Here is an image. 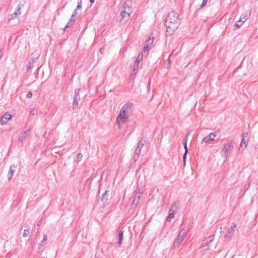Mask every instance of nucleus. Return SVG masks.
Masks as SVG:
<instances>
[{
    "instance_id": "4",
    "label": "nucleus",
    "mask_w": 258,
    "mask_h": 258,
    "mask_svg": "<svg viewBox=\"0 0 258 258\" xmlns=\"http://www.w3.org/2000/svg\"><path fill=\"white\" fill-rule=\"evenodd\" d=\"M215 235H210L207 239L204 240H206L205 245H203L201 247V249H204V250L206 251L209 249V245L213 241L214 239Z\"/></svg>"
},
{
    "instance_id": "31",
    "label": "nucleus",
    "mask_w": 258,
    "mask_h": 258,
    "mask_svg": "<svg viewBox=\"0 0 258 258\" xmlns=\"http://www.w3.org/2000/svg\"><path fill=\"white\" fill-rule=\"evenodd\" d=\"M208 0H203L202 3L200 6V9H202L207 4Z\"/></svg>"
},
{
    "instance_id": "27",
    "label": "nucleus",
    "mask_w": 258,
    "mask_h": 258,
    "mask_svg": "<svg viewBox=\"0 0 258 258\" xmlns=\"http://www.w3.org/2000/svg\"><path fill=\"white\" fill-rule=\"evenodd\" d=\"M83 155L81 153H78L77 155V162L78 163L82 159Z\"/></svg>"
},
{
    "instance_id": "46",
    "label": "nucleus",
    "mask_w": 258,
    "mask_h": 258,
    "mask_svg": "<svg viewBox=\"0 0 258 258\" xmlns=\"http://www.w3.org/2000/svg\"><path fill=\"white\" fill-rule=\"evenodd\" d=\"M175 212L174 211H173V210H172V209H170V210H169V213H172H172H173V214H174V213H175Z\"/></svg>"
},
{
    "instance_id": "42",
    "label": "nucleus",
    "mask_w": 258,
    "mask_h": 258,
    "mask_svg": "<svg viewBox=\"0 0 258 258\" xmlns=\"http://www.w3.org/2000/svg\"><path fill=\"white\" fill-rule=\"evenodd\" d=\"M247 136H248V133H244L242 134V138H246Z\"/></svg>"
},
{
    "instance_id": "40",
    "label": "nucleus",
    "mask_w": 258,
    "mask_h": 258,
    "mask_svg": "<svg viewBox=\"0 0 258 258\" xmlns=\"http://www.w3.org/2000/svg\"><path fill=\"white\" fill-rule=\"evenodd\" d=\"M148 50H149V45L147 44L144 47V51L145 52V51H147Z\"/></svg>"
},
{
    "instance_id": "32",
    "label": "nucleus",
    "mask_w": 258,
    "mask_h": 258,
    "mask_svg": "<svg viewBox=\"0 0 258 258\" xmlns=\"http://www.w3.org/2000/svg\"><path fill=\"white\" fill-rule=\"evenodd\" d=\"M143 194V191L141 188L138 189L137 191L135 192V194H138L139 196L141 197V195Z\"/></svg>"
},
{
    "instance_id": "30",
    "label": "nucleus",
    "mask_w": 258,
    "mask_h": 258,
    "mask_svg": "<svg viewBox=\"0 0 258 258\" xmlns=\"http://www.w3.org/2000/svg\"><path fill=\"white\" fill-rule=\"evenodd\" d=\"M141 149L140 148H138V147H137L136 149L135 150V153L134 154H138L139 155H140V153H141Z\"/></svg>"
},
{
    "instance_id": "10",
    "label": "nucleus",
    "mask_w": 258,
    "mask_h": 258,
    "mask_svg": "<svg viewBox=\"0 0 258 258\" xmlns=\"http://www.w3.org/2000/svg\"><path fill=\"white\" fill-rule=\"evenodd\" d=\"M140 196L138 195V194H135L133 200L132 201V203L131 204V207L132 208H134L136 207L137 206L138 202L140 199Z\"/></svg>"
},
{
    "instance_id": "9",
    "label": "nucleus",
    "mask_w": 258,
    "mask_h": 258,
    "mask_svg": "<svg viewBox=\"0 0 258 258\" xmlns=\"http://www.w3.org/2000/svg\"><path fill=\"white\" fill-rule=\"evenodd\" d=\"M12 115L9 114L8 113H6L4 115H3L0 119V122L1 124L4 125L6 124L8 121L11 119Z\"/></svg>"
},
{
    "instance_id": "45",
    "label": "nucleus",
    "mask_w": 258,
    "mask_h": 258,
    "mask_svg": "<svg viewBox=\"0 0 258 258\" xmlns=\"http://www.w3.org/2000/svg\"><path fill=\"white\" fill-rule=\"evenodd\" d=\"M188 137L187 136H186L184 137V139H183V141H187L188 140Z\"/></svg>"
},
{
    "instance_id": "19",
    "label": "nucleus",
    "mask_w": 258,
    "mask_h": 258,
    "mask_svg": "<svg viewBox=\"0 0 258 258\" xmlns=\"http://www.w3.org/2000/svg\"><path fill=\"white\" fill-rule=\"evenodd\" d=\"M210 141H212L211 138L208 135L203 139L201 144L209 143Z\"/></svg>"
},
{
    "instance_id": "11",
    "label": "nucleus",
    "mask_w": 258,
    "mask_h": 258,
    "mask_svg": "<svg viewBox=\"0 0 258 258\" xmlns=\"http://www.w3.org/2000/svg\"><path fill=\"white\" fill-rule=\"evenodd\" d=\"M143 58V54L140 53L138 56L137 57L136 59L135 62V64L134 65V71H136V69L138 68L139 64L141 61V60Z\"/></svg>"
},
{
    "instance_id": "8",
    "label": "nucleus",
    "mask_w": 258,
    "mask_h": 258,
    "mask_svg": "<svg viewBox=\"0 0 258 258\" xmlns=\"http://www.w3.org/2000/svg\"><path fill=\"white\" fill-rule=\"evenodd\" d=\"M80 89L75 90V96L73 101V106L74 108L77 107L78 105L79 101L80 99V96L79 95Z\"/></svg>"
},
{
    "instance_id": "12",
    "label": "nucleus",
    "mask_w": 258,
    "mask_h": 258,
    "mask_svg": "<svg viewBox=\"0 0 258 258\" xmlns=\"http://www.w3.org/2000/svg\"><path fill=\"white\" fill-rule=\"evenodd\" d=\"M183 145L184 149V153L183 156V165L185 166L186 156H187V154L188 153V150H187V141H183Z\"/></svg>"
},
{
    "instance_id": "17",
    "label": "nucleus",
    "mask_w": 258,
    "mask_h": 258,
    "mask_svg": "<svg viewBox=\"0 0 258 258\" xmlns=\"http://www.w3.org/2000/svg\"><path fill=\"white\" fill-rule=\"evenodd\" d=\"M107 190H105V192L102 195V197L101 199V201L103 202H106L108 200V195H107Z\"/></svg>"
},
{
    "instance_id": "14",
    "label": "nucleus",
    "mask_w": 258,
    "mask_h": 258,
    "mask_svg": "<svg viewBox=\"0 0 258 258\" xmlns=\"http://www.w3.org/2000/svg\"><path fill=\"white\" fill-rule=\"evenodd\" d=\"M30 130H27L25 131L23 134L20 136V137L19 138L18 141L20 142H22L25 138L28 135V134L30 133Z\"/></svg>"
},
{
    "instance_id": "2",
    "label": "nucleus",
    "mask_w": 258,
    "mask_h": 258,
    "mask_svg": "<svg viewBox=\"0 0 258 258\" xmlns=\"http://www.w3.org/2000/svg\"><path fill=\"white\" fill-rule=\"evenodd\" d=\"M133 105V103L127 102L121 108L116 119L117 124L119 128L120 125L124 123L129 118L130 113L131 111V107Z\"/></svg>"
},
{
    "instance_id": "36",
    "label": "nucleus",
    "mask_w": 258,
    "mask_h": 258,
    "mask_svg": "<svg viewBox=\"0 0 258 258\" xmlns=\"http://www.w3.org/2000/svg\"><path fill=\"white\" fill-rule=\"evenodd\" d=\"M242 25H243V23L242 22H238V21L236 23H235V26H237L238 28H239Z\"/></svg>"
},
{
    "instance_id": "28",
    "label": "nucleus",
    "mask_w": 258,
    "mask_h": 258,
    "mask_svg": "<svg viewBox=\"0 0 258 258\" xmlns=\"http://www.w3.org/2000/svg\"><path fill=\"white\" fill-rule=\"evenodd\" d=\"M174 216V214L173 213H169L168 214V216L167 217V221H170V219L173 218Z\"/></svg>"
},
{
    "instance_id": "6",
    "label": "nucleus",
    "mask_w": 258,
    "mask_h": 258,
    "mask_svg": "<svg viewBox=\"0 0 258 258\" xmlns=\"http://www.w3.org/2000/svg\"><path fill=\"white\" fill-rule=\"evenodd\" d=\"M233 146L232 142H228V143L225 145L222 150V156L224 157L227 158L228 154V151Z\"/></svg>"
},
{
    "instance_id": "15",
    "label": "nucleus",
    "mask_w": 258,
    "mask_h": 258,
    "mask_svg": "<svg viewBox=\"0 0 258 258\" xmlns=\"http://www.w3.org/2000/svg\"><path fill=\"white\" fill-rule=\"evenodd\" d=\"M179 205V202L178 201H175L173 202L171 206L170 209L176 212L178 210V207Z\"/></svg>"
},
{
    "instance_id": "23",
    "label": "nucleus",
    "mask_w": 258,
    "mask_h": 258,
    "mask_svg": "<svg viewBox=\"0 0 258 258\" xmlns=\"http://www.w3.org/2000/svg\"><path fill=\"white\" fill-rule=\"evenodd\" d=\"M153 39L154 38L152 35L149 36L148 39L146 42V44L148 45L152 44L153 42Z\"/></svg>"
},
{
    "instance_id": "25",
    "label": "nucleus",
    "mask_w": 258,
    "mask_h": 258,
    "mask_svg": "<svg viewBox=\"0 0 258 258\" xmlns=\"http://www.w3.org/2000/svg\"><path fill=\"white\" fill-rule=\"evenodd\" d=\"M26 227L27 228L26 229H25L24 231V232L23 233V237H26L29 234V227H28V225H26Z\"/></svg>"
},
{
    "instance_id": "29",
    "label": "nucleus",
    "mask_w": 258,
    "mask_h": 258,
    "mask_svg": "<svg viewBox=\"0 0 258 258\" xmlns=\"http://www.w3.org/2000/svg\"><path fill=\"white\" fill-rule=\"evenodd\" d=\"M139 156L140 155H139L138 154H134L133 157V159L134 160V161L135 162H136L138 160V159H139Z\"/></svg>"
},
{
    "instance_id": "33",
    "label": "nucleus",
    "mask_w": 258,
    "mask_h": 258,
    "mask_svg": "<svg viewBox=\"0 0 258 258\" xmlns=\"http://www.w3.org/2000/svg\"><path fill=\"white\" fill-rule=\"evenodd\" d=\"M246 141H245V138H242L241 143H240V146H242V144H245V147H246Z\"/></svg>"
},
{
    "instance_id": "3",
    "label": "nucleus",
    "mask_w": 258,
    "mask_h": 258,
    "mask_svg": "<svg viewBox=\"0 0 258 258\" xmlns=\"http://www.w3.org/2000/svg\"><path fill=\"white\" fill-rule=\"evenodd\" d=\"M187 235V231L184 228L182 229L179 232L177 237L175 239L173 243V247L174 248L178 247L180 243L183 241V239Z\"/></svg>"
},
{
    "instance_id": "20",
    "label": "nucleus",
    "mask_w": 258,
    "mask_h": 258,
    "mask_svg": "<svg viewBox=\"0 0 258 258\" xmlns=\"http://www.w3.org/2000/svg\"><path fill=\"white\" fill-rule=\"evenodd\" d=\"M123 239V232L120 231L118 233V244L120 245L122 243V240Z\"/></svg>"
},
{
    "instance_id": "38",
    "label": "nucleus",
    "mask_w": 258,
    "mask_h": 258,
    "mask_svg": "<svg viewBox=\"0 0 258 258\" xmlns=\"http://www.w3.org/2000/svg\"><path fill=\"white\" fill-rule=\"evenodd\" d=\"M81 8H82V4H81L80 2H78V5H77V7L76 9H77V10H78L79 9H81Z\"/></svg>"
},
{
    "instance_id": "18",
    "label": "nucleus",
    "mask_w": 258,
    "mask_h": 258,
    "mask_svg": "<svg viewBox=\"0 0 258 258\" xmlns=\"http://www.w3.org/2000/svg\"><path fill=\"white\" fill-rule=\"evenodd\" d=\"M38 58V56L35 57V58H32L30 60V61H29V62L28 64H27V68H28V69H30V68H31V67H32V65L33 64V63L35 62V60H36Z\"/></svg>"
},
{
    "instance_id": "53",
    "label": "nucleus",
    "mask_w": 258,
    "mask_h": 258,
    "mask_svg": "<svg viewBox=\"0 0 258 258\" xmlns=\"http://www.w3.org/2000/svg\"><path fill=\"white\" fill-rule=\"evenodd\" d=\"M42 258H47V257H42Z\"/></svg>"
},
{
    "instance_id": "51",
    "label": "nucleus",
    "mask_w": 258,
    "mask_h": 258,
    "mask_svg": "<svg viewBox=\"0 0 258 258\" xmlns=\"http://www.w3.org/2000/svg\"><path fill=\"white\" fill-rule=\"evenodd\" d=\"M102 48L100 49V52H103V50H102Z\"/></svg>"
},
{
    "instance_id": "16",
    "label": "nucleus",
    "mask_w": 258,
    "mask_h": 258,
    "mask_svg": "<svg viewBox=\"0 0 258 258\" xmlns=\"http://www.w3.org/2000/svg\"><path fill=\"white\" fill-rule=\"evenodd\" d=\"M146 143V138L143 137L141 140V141L139 142V143L138 144V145L137 147H138V148L142 149Z\"/></svg>"
},
{
    "instance_id": "48",
    "label": "nucleus",
    "mask_w": 258,
    "mask_h": 258,
    "mask_svg": "<svg viewBox=\"0 0 258 258\" xmlns=\"http://www.w3.org/2000/svg\"><path fill=\"white\" fill-rule=\"evenodd\" d=\"M2 55H3V53L1 51H0V58L2 57Z\"/></svg>"
},
{
    "instance_id": "22",
    "label": "nucleus",
    "mask_w": 258,
    "mask_h": 258,
    "mask_svg": "<svg viewBox=\"0 0 258 258\" xmlns=\"http://www.w3.org/2000/svg\"><path fill=\"white\" fill-rule=\"evenodd\" d=\"M74 23V20L73 19H70L69 22H68L67 24L66 25L64 28V30H65L66 29L69 28L70 27L72 26L73 24Z\"/></svg>"
},
{
    "instance_id": "44",
    "label": "nucleus",
    "mask_w": 258,
    "mask_h": 258,
    "mask_svg": "<svg viewBox=\"0 0 258 258\" xmlns=\"http://www.w3.org/2000/svg\"><path fill=\"white\" fill-rule=\"evenodd\" d=\"M73 19V20H74V22H75V21H76V17H75V16H74V15H72V16H71V19Z\"/></svg>"
},
{
    "instance_id": "26",
    "label": "nucleus",
    "mask_w": 258,
    "mask_h": 258,
    "mask_svg": "<svg viewBox=\"0 0 258 258\" xmlns=\"http://www.w3.org/2000/svg\"><path fill=\"white\" fill-rule=\"evenodd\" d=\"M208 135L211 138L212 141L214 140L215 138L216 137V135L215 133H211Z\"/></svg>"
},
{
    "instance_id": "35",
    "label": "nucleus",
    "mask_w": 258,
    "mask_h": 258,
    "mask_svg": "<svg viewBox=\"0 0 258 258\" xmlns=\"http://www.w3.org/2000/svg\"><path fill=\"white\" fill-rule=\"evenodd\" d=\"M23 6H24V4H21V2H20V3H19V5H18V9H17V10H18V11H19V12H20V9H21V8H22V7H23Z\"/></svg>"
},
{
    "instance_id": "24",
    "label": "nucleus",
    "mask_w": 258,
    "mask_h": 258,
    "mask_svg": "<svg viewBox=\"0 0 258 258\" xmlns=\"http://www.w3.org/2000/svg\"><path fill=\"white\" fill-rule=\"evenodd\" d=\"M21 13L18 10L17 11H15L13 15H14V17H12V18H9V21H10L11 20H13L14 18H17L18 16L20 15Z\"/></svg>"
},
{
    "instance_id": "52",
    "label": "nucleus",
    "mask_w": 258,
    "mask_h": 258,
    "mask_svg": "<svg viewBox=\"0 0 258 258\" xmlns=\"http://www.w3.org/2000/svg\"><path fill=\"white\" fill-rule=\"evenodd\" d=\"M102 48L100 49V52H103V50H102Z\"/></svg>"
},
{
    "instance_id": "1",
    "label": "nucleus",
    "mask_w": 258,
    "mask_h": 258,
    "mask_svg": "<svg viewBox=\"0 0 258 258\" xmlns=\"http://www.w3.org/2000/svg\"><path fill=\"white\" fill-rule=\"evenodd\" d=\"M179 24L180 20L178 18V15L175 12L170 13L165 22L167 35H171L177 29Z\"/></svg>"
},
{
    "instance_id": "13",
    "label": "nucleus",
    "mask_w": 258,
    "mask_h": 258,
    "mask_svg": "<svg viewBox=\"0 0 258 258\" xmlns=\"http://www.w3.org/2000/svg\"><path fill=\"white\" fill-rule=\"evenodd\" d=\"M16 168V166H15L14 164H13V165H11L10 166V169H9V171L8 173V175H7L9 180H10L12 179V178L13 176L14 173L15 171Z\"/></svg>"
},
{
    "instance_id": "50",
    "label": "nucleus",
    "mask_w": 258,
    "mask_h": 258,
    "mask_svg": "<svg viewBox=\"0 0 258 258\" xmlns=\"http://www.w3.org/2000/svg\"><path fill=\"white\" fill-rule=\"evenodd\" d=\"M78 2H80V3H81V4H82V1H81V0H78Z\"/></svg>"
},
{
    "instance_id": "37",
    "label": "nucleus",
    "mask_w": 258,
    "mask_h": 258,
    "mask_svg": "<svg viewBox=\"0 0 258 258\" xmlns=\"http://www.w3.org/2000/svg\"><path fill=\"white\" fill-rule=\"evenodd\" d=\"M32 95H33L32 93L31 92L29 91V92H28L27 93V95H26V97H27V98H31V97H32Z\"/></svg>"
},
{
    "instance_id": "41",
    "label": "nucleus",
    "mask_w": 258,
    "mask_h": 258,
    "mask_svg": "<svg viewBox=\"0 0 258 258\" xmlns=\"http://www.w3.org/2000/svg\"><path fill=\"white\" fill-rule=\"evenodd\" d=\"M35 109L34 108H32L31 110L30 113L32 115H34L35 113Z\"/></svg>"
},
{
    "instance_id": "5",
    "label": "nucleus",
    "mask_w": 258,
    "mask_h": 258,
    "mask_svg": "<svg viewBox=\"0 0 258 258\" xmlns=\"http://www.w3.org/2000/svg\"><path fill=\"white\" fill-rule=\"evenodd\" d=\"M126 4L124 3L123 5V10L120 13V16L121 17V19L120 20V21H121L125 18H128L130 17V14L131 13V10L130 7H128L127 10L125 7Z\"/></svg>"
},
{
    "instance_id": "47",
    "label": "nucleus",
    "mask_w": 258,
    "mask_h": 258,
    "mask_svg": "<svg viewBox=\"0 0 258 258\" xmlns=\"http://www.w3.org/2000/svg\"><path fill=\"white\" fill-rule=\"evenodd\" d=\"M190 133L189 132H188L186 133V136H187L188 137L190 135Z\"/></svg>"
},
{
    "instance_id": "43",
    "label": "nucleus",
    "mask_w": 258,
    "mask_h": 258,
    "mask_svg": "<svg viewBox=\"0 0 258 258\" xmlns=\"http://www.w3.org/2000/svg\"><path fill=\"white\" fill-rule=\"evenodd\" d=\"M77 9H75L72 15H74V16L76 17V15L77 14Z\"/></svg>"
},
{
    "instance_id": "34",
    "label": "nucleus",
    "mask_w": 258,
    "mask_h": 258,
    "mask_svg": "<svg viewBox=\"0 0 258 258\" xmlns=\"http://www.w3.org/2000/svg\"><path fill=\"white\" fill-rule=\"evenodd\" d=\"M133 71V73L130 75V79H134L135 77V75L136 74V72Z\"/></svg>"
},
{
    "instance_id": "21",
    "label": "nucleus",
    "mask_w": 258,
    "mask_h": 258,
    "mask_svg": "<svg viewBox=\"0 0 258 258\" xmlns=\"http://www.w3.org/2000/svg\"><path fill=\"white\" fill-rule=\"evenodd\" d=\"M247 17H248V16H245V15H242L240 16V19L238 21V22H242L243 24V23L244 22H245L246 20H247Z\"/></svg>"
},
{
    "instance_id": "49",
    "label": "nucleus",
    "mask_w": 258,
    "mask_h": 258,
    "mask_svg": "<svg viewBox=\"0 0 258 258\" xmlns=\"http://www.w3.org/2000/svg\"><path fill=\"white\" fill-rule=\"evenodd\" d=\"M90 2L91 3H93L95 2V0H90Z\"/></svg>"
},
{
    "instance_id": "39",
    "label": "nucleus",
    "mask_w": 258,
    "mask_h": 258,
    "mask_svg": "<svg viewBox=\"0 0 258 258\" xmlns=\"http://www.w3.org/2000/svg\"><path fill=\"white\" fill-rule=\"evenodd\" d=\"M47 235H43V239H42V241H41V243H43V242H44V241H46V240H47Z\"/></svg>"
},
{
    "instance_id": "7",
    "label": "nucleus",
    "mask_w": 258,
    "mask_h": 258,
    "mask_svg": "<svg viewBox=\"0 0 258 258\" xmlns=\"http://www.w3.org/2000/svg\"><path fill=\"white\" fill-rule=\"evenodd\" d=\"M236 227V224H233L232 226H231L227 232V234L225 236V238L227 240H230L232 236L233 235L235 229Z\"/></svg>"
}]
</instances>
